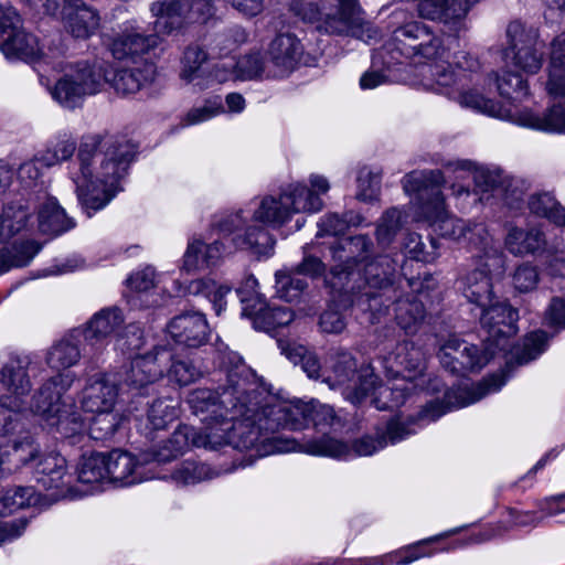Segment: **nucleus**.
Returning <instances> with one entry per match:
<instances>
[{"label": "nucleus", "mask_w": 565, "mask_h": 565, "mask_svg": "<svg viewBox=\"0 0 565 565\" xmlns=\"http://www.w3.org/2000/svg\"><path fill=\"white\" fill-rule=\"evenodd\" d=\"M220 371L225 375L221 391L211 388L193 390L188 404L193 414L204 424L201 434L214 430L223 437V446L253 451L242 466H250L252 458L285 454L295 449V440L281 437H263L260 418L264 417V401L267 391L262 386L255 372L243 359L234 353L222 354Z\"/></svg>", "instance_id": "obj_1"}, {"label": "nucleus", "mask_w": 565, "mask_h": 565, "mask_svg": "<svg viewBox=\"0 0 565 565\" xmlns=\"http://www.w3.org/2000/svg\"><path fill=\"white\" fill-rule=\"evenodd\" d=\"M135 156L134 147L113 137L84 136L77 172H71L77 200L88 217L103 210L122 190L120 181Z\"/></svg>", "instance_id": "obj_2"}, {"label": "nucleus", "mask_w": 565, "mask_h": 565, "mask_svg": "<svg viewBox=\"0 0 565 565\" xmlns=\"http://www.w3.org/2000/svg\"><path fill=\"white\" fill-rule=\"evenodd\" d=\"M81 335L75 330L70 337L55 342L46 352L45 362L56 375L47 379L33 394L29 409L39 416L49 427L54 428L71 445L86 438L85 422L76 409L73 398L66 396L75 381L73 372H61L76 365L81 360V350L75 339Z\"/></svg>", "instance_id": "obj_3"}, {"label": "nucleus", "mask_w": 565, "mask_h": 565, "mask_svg": "<svg viewBox=\"0 0 565 565\" xmlns=\"http://www.w3.org/2000/svg\"><path fill=\"white\" fill-rule=\"evenodd\" d=\"M404 260L401 253H382L358 270L354 276L338 268L326 284L344 306H352L365 316V321L380 322L397 299L401 287L398 267Z\"/></svg>", "instance_id": "obj_4"}, {"label": "nucleus", "mask_w": 565, "mask_h": 565, "mask_svg": "<svg viewBox=\"0 0 565 565\" xmlns=\"http://www.w3.org/2000/svg\"><path fill=\"white\" fill-rule=\"evenodd\" d=\"M445 182L440 170L412 171L403 178V189L415 195L416 214L433 227V232L454 241H467L472 250L483 252L492 265L502 263V250L493 242L483 223H466L451 216L446 207L441 185Z\"/></svg>", "instance_id": "obj_5"}, {"label": "nucleus", "mask_w": 565, "mask_h": 565, "mask_svg": "<svg viewBox=\"0 0 565 565\" xmlns=\"http://www.w3.org/2000/svg\"><path fill=\"white\" fill-rule=\"evenodd\" d=\"M470 83H463L452 98L461 107L511 121L518 126L554 134H565V33L557 35L552 42L547 81L545 89L550 96L558 99L543 116L531 109L505 107L492 99L486 98L476 89L466 88Z\"/></svg>", "instance_id": "obj_6"}, {"label": "nucleus", "mask_w": 565, "mask_h": 565, "mask_svg": "<svg viewBox=\"0 0 565 565\" xmlns=\"http://www.w3.org/2000/svg\"><path fill=\"white\" fill-rule=\"evenodd\" d=\"M450 406L445 407L443 402L435 401L428 403L416 418L406 422L399 419H391L383 427H376L374 435H364L355 439L351 445L335 439L327 434L322 437L308 440L306 443H297L291 451H300L311 456L330 457L334 459H350L353 457L372 456L382 450L388 444L395 445L409 436L417 433L425 423L435 422L440 418Z\"/></svg>", "instance_id": "obj_7"}, {"label": "nucleus", "mask_w": 565, "mask_h": 565, "mask_svg": "<svg viewBox=\"0 0 565 565\" xmlns=\"http://www.w3.org/2000/svg\"><path fill=\"white\" fill-rule=\"evenodd\" d=\"M390 29L391 38L374 53L373 65L382 64L390 70L403 57L416 62L443 61L447 57L448 47L443 36L424 22L415 20L409 11L394 10L390 17Z\"/></svg>", "instance_id": "obj_8"}, {"label": "nucleus", "mask_w": 565, "mask_h": 565, "mask_svg": "<svg viewBox=\"0 0 565 565\" xmlns=\"http://www.w3.org/2000/svg\"><path fill=\"white\" fill-rule=\"evenodd\" d=\"M264 407V417L260 418V422L264 420V424H260L263 437L285 438L282 435H277L280 429L298 430L307 427L310 423L320 431L340 424V418L331 406L316 401L309 403L281 401L267 392ZM286 439L298 443L292 438L286 437Z\"/></svg>", "instance_id": "obj_9"}, {"label": "nucleus", "mask_w": 565, "mask_h": 565, "mask_svg": "<svg viewBox=\"0 0 565 565\" xmlns=\"http://www.w3.org/2000/svg\"><path fill=\"white\" fill-rule=\"evenodd\" d=\"M425 369V354L413 342L397 344L395 351L385 359V370L392 383L379 385V396L372 399L376 409L394 408L403 405L416 392L417 381Z\"/></svg>", "instance_id": "obj_10"}, {"label": "nucleus", "mask_w": 565, "mask_h": 565, "mask_svg": "<svg viewBox=\"0 0 565 565\" xmlns=\"http://www.w3.org/2000/svg\"><path fill=\"white\" fill-rule=\"evenodd\" d=\"M289 6L301 20L317 23V29L328 34L362 38L365 32L375 33L372 24L364 19L359 0H338V6L329 12L322 11L313 2L291 1Z\"/></svg>", "instance_id": "obj_11"}, {"label": "nucleus", "mask_w": 565, "mask_h": 565, "mask_svg": "<svg viewBox=\"0 0 565 565\" xmlns=\"http://www.w3.org/2000/svg\"><path fill=\"white\" fill-rule=\"evenodd\" d=\"M104 84L105 74L95 62L72 61L61 64V75L50 93L61 106L74 109L82 106L86 97L99 93Z\"/></svg>", "instance_id": "obj_12"}, {"label": "nucleus", "mask_w": 565, "mask_h": 565, "mask_svg": "<svg viewBox=\"0 0 565 565\" xmlns=\"http://www.w3.org/2000/svg\"><path fill=\"white\" fill-rule=\"evenodd\" d=\"M172 358V350L167 345H156L145 354L135 355L129 364L111 373L117 375L121 392L136 397L148 396L154 392L156 383L163 377Z\"/></svg>", "instance_id": "obj_13"}, {"label": "nucleus", "mask_w": 565, "mask_h": 565, "mask_svg": "<svg viewBox=\"0 0 565 565\" xmlns=\"http://www.w3.org/2000/svg\"><path fill=\"white\" fill-rule=\"evenodd\" d=\"M331 388L339 387L342 395L354 405L370 403L379 396V377L370 365L358 367L356 360L349 352L338 354L332 373L324 380Z\"/></svg>", "instance_id": "obj_14"}, {"label": "nucleus", "mask_w": 565, "mask_h": 565, "mask_svg": "<svg viewBox=\"0 0 565 565\" xmlns=\"http://www.w3.org/2000/svg\"><path fill=\"white\" fill-rule=\"evenodd\" d=\"M32 360L28 354H10L0 362V386L4 391L0 395V411L9 414L19 426L20 415L28 409V398L32 391L29 369Z\"/></svg>", "instance_id": "obj_15"}, {"label": "nucleus", "mask_w": 565, "mask_h": 565, "mask_svg": "<svg viewBox=\"0 0 565 565\" xmlns=\"http://www.w3.org/2000/svg\"><path fill=\"white\" fill-rule=\"evenodd\" d=\"M323 202L303 184H291L278 198L265 196L253 212L252 221L274 227L286 223L294 213H316Z\"/></svg>", "instance_id": "obj_16"}, {"label": "nucleus", "mask_w": 565, "mask_h": 565, "mask_svg": "<svg viewBox=\"0 0 565 565\" xmlns=\"http://www.w3.org/2000/svg\"><path fill=\"white\" fill-rule=\"evenodd\" d=\"M245 211L224 213L212 222L213 228L220 234L232 235V243L236 249L250 250L257 255H270L274 249L275 239L263 227L246 225L247 216Z\"/></svg>", "instance_id": "obj_17"}, {"label": "nucleus", "mask_w": 565, "mask_h": 565, "mask_svg": "<svg viewBox=\"0 0 565 565\" xmlns=\"http://www.w3.org/2000/svg\"><path fill=\"white\" fill-rule=\"evenodd\" d=\"M0 50L8 58L35 62L41 56L38 39L24 31L12 7H0Z\"/></svg>", "instance_id": "obj_18"}, {"label": "nucleus", "mask_w": 565, "mask_h": 565, "mask_svg": "<svg viewBox=\"0 0 565 565\" xmlns=\"http://www.w3.org/2000/svg\"><path fill=\"white\" fill-rule=\"evenodd\" d=\"M472 257L479 267L460 276L457 287L469 303L481 310L494 299L490 273L503 266L504 255L502 254V263L499 265H492V260L483 252H476Z\"/></svg>", "instance_id": "obj_19"}, {"label": "nucleus", "mask_w": 565, "mask_h": 565, "mask_svg": "<svg viewBox=\"0 0 565 565\" xmlns=\"http://www.w3.org/2000/svg\"><path fill=\"white\" fill-rule=\"evenodd\" d=\"M222 443L223 437L213 429L201 434L192 426L180 425L167 441L153 450V460L159 463L169 462L183 455L191 446L217 450Z\"/></svg>", "instance_id": "obj_20"}, {"label": "nucleus", "mask_w": 565, "mask_h": 565, "mask_svg": "<svg viewBox=\"0 0 565 565\" xmlns=\"http://www.w3.org/2000/svg\"><path fill=\"white\" fill-rule=\"evenodd\" d=\"M493 352L480 350L456 337L449 338L440 348L438 356L441 365L454 374L480 371L487 365Z\"/></svg>", "instance_id": "obj_21"}, {"label": "nucleus", "mask_w": 565, "mask_h": 565, "mask_svg": "<svg viewBox=\"0 0 565 565\" xmlns=\"http://www.w3.org/2000/svg\"><path fill=\"white\" fill-rule=\"evenodd\" d=\"M330 253L334 264L331 266L327 278L333 275L338 268L344 269L354 276L366 262L374 258V244L372 238L366 234L343 237L335 241L330 246Z\"/></svg>", "instance_id": "obj_22"}, {"label": "nucleus", "mask_w": 565, "mask_h": 565, "mask_svg": "<svg viewBox=\"0 0 565 565\" xmlns=\"http://www.w3.org/2000/svg\"><path fill=\"white\" fill-rule=\"evenodd\" d=\"M479 0H418L417 10L423 19L441 23L452 36L467 31L466 17Z\"/></svg>", "instance_id": "obj_23"}, {"label": "nucleus", "mask_w": 565, "mask_h": 565, "mask_svg": "<svg viewBox=\"0 0 565 565\" xmlns=\"http://www.w3.org/2000/svg\"><path fill=\"white\" fill-rule=\"evenodd\" d=\"M43 7L47 14L55 15L60 10L61 0H44ZM61 14L66 29L74 38L87 39L99 28L98 12L83 0H63Z\"/></svg>", "instance_id": "obj_24"}, {"label": "nucleus", "mask_w": 565, "mask_h": 565, "mask_svg": "<svg viewBox=\"0 0 565 565\" xmlns=\"http://www.w3.org/2000/svg\"><path fill=\"white\" fill-rule=\"evenodd\" d=\"M507 35L510 46L505 51V57L512 56L513 64L525 73H536L543 62L542 45L537 41L534 31H526L519 22L509 24Z\"/></svg>", "instance_id": "obj_25"}, {"label": "nucleus", "mask_w": 565, "mask_h": 565, "mask_svg": "<svg viewBox=\"0 0 565 565\" xmlns=\"http://www.w3.org/2000/svg\"><path fill=\"white\" fill-rule=\"evenodd\" d=\"M303 53V44L295 34H277L266 50L269 76L282 78L291 74L300 65Z\"/></svg>", "instance_id": "obj_26"}, {"label": "nucleus", "mask_w": 565, "mask_h": 565, "mask_svg": "<svg viewBox=\"0 0 565 565\" xmlns=\"http://www.w3.org/2000/svg\"><path fill=\"white\" fill-rule=\"evenodd\" d=\"M159 43L157 34H143L136 21H127L120 28V32L109 44L110 52L116 60H132L137 62Z\"/></svg>", "instance_id": "obj_27"}, {"label": "nucleus", "mask_w": 565, "mask_h": 565, "mask_svg": "<svg viewBox=\"0 0 565 565\" xmlns=\"http://www.w3.org/2000/svg\"><path fill=\"white\" fill-rule=\"evenodd\" d=\"M119 391L116 374H94L88 377L83 390L82 408L87 413L114 409Z\"/></svg>", "instance_id": "obj_28"}, {"label": "nucleus", "mask_w": 565, "mask_h": 565, "mask_svg": "<svg viewBox=\"0 0 565 565\" xmlns=\"http://www.w3.org/2000/svg\"><path fill=\"white\" fill-rule=\"evenodd\" d=\"M518 318L515 309L507 302L494 301V299L480 310V323L488 333L487 340L498 348L501 339L516 333Z\"/></svg>", "instance_id": "obj_29"}, {"label": "nucleus", "mask_w": 565, "mask_h": 565, "mask_svg": "<svg viewBox=\"0 0 565 565\" xmlns=\"http://www.w3.org/2000/svg\"><path fill=\"white\" fill-rule=\"evenodd\" d=\"M170 337L179 344L199 348L206 343L210 328L202 312L190 311L175 316L167 326Z\"/></svg>", "instance_id": "obj_30"}, {"label": "nucleus", "mask_w": 565, "mask_h": 565, "mask_svg": "<svg viewBox=\"0 0 565 565\" xmlns=\"http://www.w3.org/2000/svg\"><path fill=\"white\" fill-rule=\"evenodd\" d=\"M107 480L119 487H128L143 481V466L134 455L121 449L106 452Z\"/></svg>", "instance_id": "obj_31"}, {"label": "nucleus", "mask_w": 565, "mask_h": 565, "mask_svg": "<svg viewBox=\"0 0 565 565\" xmlns=\"http://www.w3.org/2000/svg\"><path fill=\"white\" fill-rule=\"evenodd\" d=\"M122 323L124 317L119 308H104L90 318L85 328L79 330V334L88 345L99 349Z\"/></svg>", "instance_id": "obj_32"}, {"label": "nucleus", "mask_w": 565, "mask_h": 565, "mask_svg": "<svg viewBox=\"0 0 565 565\" xmlns=\"http://www.w3.org/2000/svg\"><path fill=\"white\" fill-rule=\"evenodd\" d=\"M504 247L513 256L536 255L546 249L544 232L537 226H507Z\"/></svg>", "instance_id": "obj_33"}, {"label": "nucleus", "mask_w": 565, "mask_h": 565, "mask_svg": "<svg viewBox=\"0 0 565 565\" xmlns=\"http://www.w3.org/2000/svg\"><path fill=\"white\" fill-rule=\"evenodd\" d=\"M156 71L154 63L141 58L131 67L118 70L113 78V87L121 95L135 94L154 79Z\"/></svg>", "instance_id": "obj_34"}, {"label": "nucleus", "mask_w": 565, "mask_h": 565, "mask_svg": "<svg viewBox=\"0 0 565 565\" xmlns=\"http://www.w3.org/2000/svg\"><path fill=\"white\" fill-rule=\"evenodd\" d=\"M189 2L185 0H156L150 4V12L154 21L156 34H170L182 28Z\"/></svg>", "instance_id": "obj_35"}, {"label": "nucleus", "mask_w": 565, "mask_h": 565, "mask_svg": "<svg viewBox=\"0 0 565 565\" xmlns=\"http://www.w3.org/2000/svg\"><path fill=\"white\" fill-rule=\"evenodd\" d=\"M449 53L443 61H430L429 77L426 78L425 86L437 93L452 99L463 84V78L456 73L455 68L448 63ZM427 63L428 61H424Z\"/></svg>", "instance_id": "obj_36"}, {"label": "nucleus", "mask_w": 565, "mask_h": 565, "mask_svg": "<svg viewBox=\"0 0 565 565\" xmlns=\"http://www.w3.org/2000/svg\"><path fill=\"white\" fill-rule=\"evenodd\" d=\"M224 250V244L217 239L211 244H203L200 239H194L189 243L184 253L183 267L191 271L217 266Z\"/></svg>", "instance_id": "obj_37"}, {"label": "nucleus", "mask_w": 565, "mask_h": 565, "mask_svg": "<svg viewBox=\"0 0 565 565\" xmlns=\"http://www.w3.org/2000/svg\"><path fill=\"white\" fill-rule=\"evenodd\" d=\"M35 479L44 489H62L70 483L66 460L58 454H49L35 462Z\"/></svg>", "instance_id": "obj_38"}, {"label": "nucleus", "mask_w": 565, "mask_h": 565, "mask_svg": "<svg viewBox=\"0 0 565 565\" xmlns=\"http://www.w3.org/2000/svg\"><path fill=\"white\" fill-rule=\"evenodd\" d=\"M507 376L503 373L492 374L477 384L471 386L460 387L457 391L448 392L446 399L448 404H451V396L455 395L458 398L455 407H465L473 404L483 398L489 393H494L501 390L505 384Z\"/></svg>", "instance_id": "obj_39"}, {"label": "nucleus", "mask_w": 565, "mask_h": 565, "mask_svg": "<svg viewBox=\"0 0 565 565\" xmlns=\"http://www.w3.org/2000/svg\"><path fill=\"white\" fill-rule=\"evenodd\" d=\"M75 226L54 198H49L39 211V230L43 234L61 235Z\"/></svg>", "instance_id": "obj_40"}, {"label": "nucleus", "mask_w": 565, "mask_h": 565, "mask_svg": "<svg viewBox=\"0 0 565 565\" xmlns=\"http://www.w3.org/2000/svg\"><path fill=\"white\" fill-rule=\"evenodd\" d=\"M394 306L395 318L398 326L406 333H415L417 327L425 318V307L414 296L404 298L401 287L397 289V299L391 305Z\"/></svg>", "instance_id": "obj_41"}, {"label": "nucleus", "mask_w": 565, "mask_h": 565, "mask_svg": "<svg viewBox=\"0 0 565 565\" xmlns=\"http://www.w3.org/2000/svg\"><path fill=\"white\" fill-rule=\"evenodd\" d=\"M262 307H257L255 313L246 316L253 320V327L256 330L271 332L288 326L295 318V313L289 307L271 306L266 301L262 303Z\"/></svg>", "instance_id": "obj_42"}, {"label": "nucleus", "mask_w": 565, "mask_h": 565, "mask_svg": "<svg viewBox=\"0 0 565 565\" xmlns=\"http://www.w3.org/2000/svg\"><path fill=\"white\" fill-rule=\"evenodd\" d=\"M76 150V139L72 134L63 131L57 134L47 145L45 151L39 156L41 167L51 168L70 160Z\"/></svg>", "instance_id": "obj_43"}, {"label": "nucleus", "mask_w": 565, "mask_h": 565, "mask_svg": "<svg viewBox=\"0 0 565 565\" xmlns=\"http://www.w3.org/2000/svg\"><path fill=\"white\" fill-rule=\"evenodd\" d=\"M220 475V470H216L204 462L188 459L178 465L171 473V479L178 486H192L202 481L211 480Z\"/></svg>", "instance_id": "obj_44"}, {"label": "nucleus", "mask_w": 565, "mask_h": 565, "mask_svg": "<svg viewBox=\"0 0 565 565\" xmlns=\"http://www.w3.org/2000/svg\"><path fill=\"white\" fill-rule=\"evenodd\" d=\"M231 291L232 288L230 286L220 285L210 278L194 279L188 285V292L193 296L206 298L212 303L217 316L225 309V298Z\"/></svg>", "instance_id": "obj_45"}, {"label": "nucleus", "mask_w": 565, "mask_h": 565, "mask_svg": "<svg viewBox=\"0 0 565 565\" xmlns=\"http://www.w3.org/2000/svg\"><path fill=\"white\" fill-rule=\"evenodd\" d=\"M30 211L21 201L8 203L0 215V241L10 238L26 227Z\"/></svg>", "instance_id": "obj_46"}, {"label": "nucleus", "mask_w": 565, "mask_h": 565, "mask_svg": "<svg viewBox=\"0 0 565 565\" xmlns=\"http://www.w3.org/2000/svg\"><path fill=\"white\" fill-rule=\"evenodd\" d=\"M40 249L41 245L34 241L14 243L11 247L1 249L0 271L4 273L13 267L28 266Z\"/></svg>", "instance_id": "obj_47"}, {"label": "nucleus", "mask_w": 565, "mask_h": 565, "mask_svg": "<svg viewBox=\"0 0 565 565\" xmlns=\"http://www.w3.org/2000/svg\"><path fill=\"white\" fill-rule=\"evenodd\" d=\"M547 340L545 331L539 330L529 333L521 344L513 348L512 359L507 363V367L513 363L523 365L535 360L546 350Z\"/></svg>", "instance_id": "obj_48"}, {"label": "nucleus", "mask_w": 565, "mask_h": 565, "mask_svg": "<svg viewBox=\"0 0 565 565\" xmlns=\"http://www.w3.org/2000/svg\"><path fill=\"white\" fill-rule=\"evenodd\" d=\"M275 278L278 297L288 302L298 300L308 288L307 278L300 277L291 266L277 270Z\"/></svg>", "instance_id": "obj_49"}, {"label": "nucleus", "mask_w": 565, "mask_h": 565, "mask_svg": "<svg viewBox=\"0 0 565 565\" xmlns=\"http://www.w3.org/2000/svg\"><path fill=\"white\" fill-rule=\"evenodd\" d=\"M530 211L546 217L557 226H565V209L548 192L535 193L527 202Z\"/></svg>", "instance_id": "obj_50"}, {"label": "nucleus", "mask_w": 565, "mask_h": 565, "mask_svg": "<svg viewBox=\"0 0 565 565\" xmlns=\"http://www.w3.org/2000/svg\"><path fill=\"white\" fill-rule=\"evenodd\" d=\"M106 452L83 455L77 465V479L82 483H97L107 480Z\"/></svg>", "instance_id": "obj_51"}, {"label": "nucleus", "mask_w": 565, "mask_h": 565, "mask_svg": "<svg viewBox=\"0 0 565 565\" xmlns=\"http://www.w3.org/2000/svg\"><path fill=\"white\" fill-rule=\"evenodd\" d=\"M498 90L500 95L509 102L508 107L521 109L516 103H520L529 94V87L525 79L514 72H503L497 77Z\"/></svg>", "instance_id": "obj_52"}, {"label": "nucleus", "mask_w": 565, "mask_h": 565, "mask_svg": "<svg viewBox=\"0 0 565 565\" xmlns=\"http://www.w3.org/2000/svg\"><path fill=\"white\" fill-rule=\"evenodd\" d=\"M38 502L33 487H14L7 489L0 497V514L6 515Z\"/></svg>", "instance_id": "obj_53"}, {"label": "nucleus", "mask_w": 565, "mask_h": 565, "mask_svg": "<svg viewBox=\"0 0 565 565\" xmlns=\"http://www.w3.org/2000/svg\"><path fill=\"white\" fill-rule=\"evenodd\" d=\"M177 417L178 408L173 399H156L147 411V422L150 430L164 429Z\"/></svg>", "instance_id": "obj_54"}, {"label": "nucleus", "mask_w": 565, "mask_h": 565, "mask_svg": "<svg viewBox=\"0 0 565 565\" xmlns=\"http://www.w3.org/2000/svg\"><path fill=\"white\" fill-rule=\"evenodd\" d=\"M361 222L362 216L352 211L347 212L343 215L329 213L318 223V235H341L344 234L350 226H358Z\"/></svg>", "instance_id": "obj_55"}, {"label": "nucleus", "mask_w": 565, "mask_h": 565, "mask_svg": "<svg viewBox=\"0 0 565 565\" xmlns=\"http://www.w3.org/2000/svg\"><path fill=\"white\" fill-rule=\"evenodd\" d=\"M89 425V436L95 440H107L114 436L119 424L120 416L114 409L95 412Z\"/></svg>", "instance_id": "obj_56"}, {"label": "nucleus", "mask_w": 565, "mask_h": 565, "mask_svg": "<svg viewBox=\"0 0 565 565\" xmlns=\"http://www.w3.org/2000/svg\"><path fill=\"white\" fill-rule=\"evenodd\" d=\"M403 245L405 255L415 260L431 263L437 257L438 245L437 241L433 237L427 246L419 234L408 233Z\"/></svg>", "instance_id": "obj_57"}, {"label": "nucleus", "mask_w": 565, "mask_h": 565, "mask_svg": "<svg viewBox=\"0 0 565 565\" xmlns=\"http://www.w3.org/2000/svg\"><path fill=\"white\" fill-rule=\"evenodd\" d=\"M406 221V214L397 209L387 210L381 217L376 227V237L380 245H388L402 225Z\"/></svg>", "instance_id": "obj_58"}, {"label": "nucleus", "mask_w": 565, "mask_h": 565, "mask_svg": "<svg viewBox=\"0 0 565 565\" xmlns=\"http://www.w3.org/2000/svg\"><path fill=\"white\" fill-rule=\"evenodd\" d=\"M237 74L242 79H253L257 77L273 78L269 76L268 60L260 53H250L242 56L237 63Z\"/></svg>", "instance_id": "obj_59"}, {"label": "nucleus", "mask_w": 565, "mask_h": 565, "mask_svg": "<svg viewBox=\"0 0 565 565\" xmlns=\"http://www.w3.org/2000/svg\"><path fill=\"white\" fill-rule=\"evenodd\" d=\"M207 53L201 46H188L182 58L181 78L188 83L199 78L202 74V66L207 61Z\"/></svg>", "instance_id": "obj_60"}, {"label": "nucleus", "mask_w": 565, "mask_h": 565, "mask_svg": "<svg viewBox=\"0 0 565 565\" xmlns=\"http://www.w3.org/2000/svg\"><path fill=\"white\" fill-rule=\"evenodd\" d=\"M164 374L180 386L189 385L201 376V372L191 361L177 359L174 354Z\"/></svg>", "instance_id": "obj_61"}, {"label": "nucleus", "mask_w": 565, "mask_h": 565, "mask_svg": "<svg viewBox=\"0 0 565 565\" xmlns=\"http://www.w3.org/2000/svg\"><path fill=\"white\" fill-rule=\"evenodd\" d=\"M257 288V279L253 275H249L236 290L243 306V316L255 313L257 307L263 308L262 303H264L266 299L258 292Z\"/></svg>", "instance_id": "obj_62"}, {"label": "nucleus", "mask_w": 565, "mask_h": 565, "mask_svg": "<svg viewBox=\"0 0 565 565\" xmlns=\"http://www.w3.org/2000/svg\"><path fill=\"white\" fill-rule=\"evenodd\" d=\"M511 280L519 292H530L540 281L539 267L530 262H523L514 268Z\"/></svg>", "instance_id": "obj_63"}, {"label": "nucleus", "mask_w": 565, "mask_h": 565, "mask_svg": "<svg viewBox=\"0 0 565 565\" xmlns=\"http://www.w3.org/2000/svg\"><path fill=\"white\" fill-rule=\"evenodd\" d=\"M504 177L505 175H503L501 171L491 170L486 167H477L472 173V179L477 192H492L493 195L497 196L501 189Z\"/></svg>", "instance_id": "obj_64"}]
</instances>
